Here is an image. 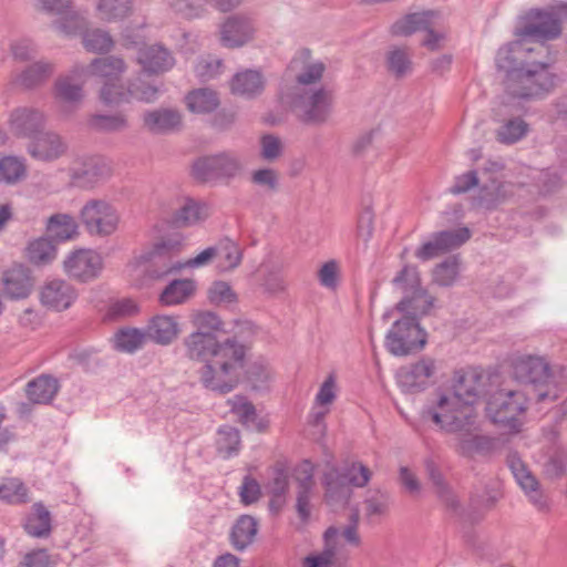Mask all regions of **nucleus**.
<instances>
[{
    "mask_svg": "<svg viewBox=\"0 0 567 567\" xmlns=\"http://www.w3.org/2000/svg\"><path fill=\"white\" fill-rule=\"evenodd\" d=\"M561 33L560 20L553 11L530 10L522 28L515 34L536 51H547L545 41L556 39Z\"/></svg>",
    "mask_w": 567,
    "mask_h": 567,
    "instance_id": "8",
    "label": "nucleus"
},
{
    "mask_svg": "<svg viewBox=\"0 0 567 567\" xmlns=\"http://www.w3.org/2000/svg\"><path fill=\"white\" fill-rule=\"evenodd\" d=\"M426 343V333L411 316L396 320L385 336V347L396 357L421 350Z\"/></svg>",
    "mask_w": 567,
    "mask_h": 567,
    "instance_id": "9",
    "label": "nucleus"
},
{
    "mask_svg": "<svg viewBox=\"0 0 567 567\" xmlns=\"http://www.w3.org/2000/svg\"><path fill=\"white\" fill-rule=\"evenodd\" d=\"M167 3L175 13L192 19L204 12L206 0H167Z\"/></svg>",
    "mask_w": 567,
    "mask_h": 567,
    "instance_id": "59",
    "label": "nucleus"
},
{
    "mask_svg": "<svg viewBox=\"0 0 567 567\" xmlns=\"http://www.w3.org/2000/svg\"><path fill=\"white\" fill-rule=\"evenodd\" d=\"M527 401L522 391L501 389L488 398L486 414L493 423L511 433H518L523 425L522 416L527 410Z\"/></svg>",
    "mask_w": 567,
    "mask_h": 567,
    "instance_id": "5",
    "label": "nucleus"
},
{
    "mask_svg": "<svg viewBox=\"0 0 567 567\" xmlns=\"http://www.w3.org/2000/svg\"><path fill=\"white\" fill-rule=\"evenodd\" d=\"M9 124L14 135L32 141L43 130L45 116L38 109L20 106L11 112Z\"/></svg>",
    "mask_w": 567,
    "mask_h": 567,
    "instance_id": "18",
    "label": "nucleus"
},
{
    "mask_svg": "<svg viewBox=\"0 0 567 567\" xmlns=\"http://www.w3.org/2000/svg\"><path fill=\"white\" fill-rule=\"evenodd\" d=\"M339 529L329 527L324 532V548L322 551L309 555L303 559V567H330L337 556V539Z\"/></svg>",
    "mask_w": 567,
    "mask_h": 567,
    "instance_id": "35",
    "label": "nucleus"
},
{
    "mask_svg": "<svg viewBox=\"0 0 567 567\" xmlns=\"http://www.w3.org/2000/svg\"><path fill=\"white\" fill-rule=\"evenodd\" d=\"M215 249L217 250V257L225 260V268L234 269L240 264L241 251L233 240L224 239L215 246Z\"/></svg>",
    "mask_w": 567,
    "mask_h": 567,
    "instance_id": "60",
    "label": "nucleus"
},
{
    "mask_svg": "<svg viewBox=\"0 0 567 567\" xmlns=\"http://www.w3.org/2000/svg\"><path fill=\"white\" fill-rule=\"evenodd\" d=\"M54 70L55 65L53 62L39 60L19 73L14 79V83L24 89H33L47 82L54 73Z\"/></svg>",
    "mask_w": 567,
    "mask_h": 567,
    "instance_id": "30",
    "label": "nucleus"
},
{
    "mask_svg": "<svg viewBox=\"0 0 567 567\" xmlns=\"http://www.w3.org/2000/svg\"><path fill=\"white\" fill-rule=\"evenodd\" d=\"M501 186L499 179H484V183L481 179H462L450 192L454 195L468 194L474 206L492 208L502 197Z\"/></svg>",
    "mask_w": 567,
    "mask_h": 567,
    "instance_id": "14",
    "label": "nucleus"
},
{
    "mask_svg": "<svg viewBox=\"0 0 567 567\" xmlns=\"http://www.w3.org/2000/svg\"><path fill=\"white\" fill-rule=\"evenodd\" d=\"M436 372V361L430 357H422L416 362L403 365L398 370V384L406 393L422 392L434 384Z\"/></svg>",
    "mask_w": 567,
    "mask_h": 567,
    "instance_id": "10",
    "label": "nucleus"
},
{
    "mask_svg": "<svg viewBox=\"0 0 567 567\" xmlns=\"http://www.w3.org/2000/svg\"><path fill=\"white\" fill-rule=\"evenodd\" d=\"M179 247L181 240L176 238H167L155 245L147 258L153 266V269L150 270L151 277L158 279L171 272L178 271L182 268L204 267L209 265L213 259L217 257V250L215 246H212L183 264L173 262L171 256L177 252Z\"/></svg>",
    "mask_w": 567,
    "mask_h": 567,
    "instance_id": "6",
    "label": "nucleus"
},
{
    "mask_svg": "<svg viewBox=\"0 0 567 567\" xmlns=\"http://www.w3.org/2000/svg\"><path fill=\"white\" fill-rule=\"evenodd\" d=\"M96 10L104 21H117L128 17L132 12L131 0H99Z\"/></svg>",
    "mask_w": 567,
    "mask_h": 567,
    "instance_id": "46",
    "label": "nucleus"
},
{
    "mask_svg": "<svg viewBox=\"0 0 567 567\" xmlns=\"http://www.w3.org/2000/svg\"><path fill=\"white\" fill-rule=\"evenodd\" d=\"M427 473L437 497L445 503L447 507L456 509L458 507V501L454 492L444 481L442 473L433 464L427 465Z\"/></svg>",
    "mask_w": 567,
    "mask_h": 567,
    "instance_id": "51",
    "label": "nucleus"
},
{
    "mask_svg": "<svg viewBox=\"0 0 567 567\" xmlns=\"http://www.w3.org/2000/svg\"><path fill=\"white\" fill-rule=\"evenodd\" d=\"M460 271L458 256H450L442 262L437 264L432 271L433 281L441 287L452 286Z\"/></svg>",
    "mask_w": 567,
    "mask_h": 567,
    "instance_id": "50",
    "label": "nucleus"
},
{
    "mask_svg": "<svg viewBox=\"0 0 567 567\" xmlns=\"http://www.w3.org/2000/svg\"><path fill=\"white\" fill-rule=\"evenodd\" d=\"M342 475L346 477L350 487H364L370 482L372 473L365 465L355 462L347 467Z\"/></svg>",
    "mask_w": 567,
    "mask_h": 567,
    "instance_id": "63",
    "label": "nucleus"
},
{
    "mask_svg": "<svg viewBox=\"0 0 567 567\" xmlns=\"http://www.w3.org/2000/svg\"><path fill=\"white\" fill-rule=\"evenodd\" d=\"M487 377L477 369L470 368L454 373L452 389L464 403L474 406L481 396L486 393Z\"/></svg>",
    "mask_w": 567,
    "mask_h": 567,
    "instance_id": "16",
    "label": "nucleus"
},
{
    "mask_svg": "<svg viewBox=\"0 0 567 567\" xmlns=\"http://www.w3.org/2000/svg\"><path fill=\"white\" fill-rule=\"evenodd\" d=\"M24 530L28 535L37 538H45L51 534V514L42 503H34L32 513L27 516Z\"/></svg>",
    "mask_w": 567,
    "mask_h": 567,
    "instance_id": "33",
    "label": "nucleus"
},
{
    "mask_svg": "<svg viewBox=\"0 0 567 567\" xmlns=\"http://www.w3.org/2000/svg\"><path fill=\"white\" fill-rule=\"evenodd\" d=\"M192 173L194 177H234L241 174V164L234 154L223 152L198 157L192 165Z\"/></svg>",
    "mask_w": 567,
    "mask_h": 567,
    "instance_id": "13",
    "label": "nucleus"
},
{
    "mask_svg": "<svg viewBox=\"0 0 567 567\" xmlns=\"http://www.w3.org/2000/svg\"><path fill=\"white\" fill-rule=\"evenodd\" d=\"M532 52H536V48L527 45V41L517 38L516 41L499 48L495 58L496 68L504 75H508L512 70L529 64L526 58Z\"/></svg>",
    "mask_w": 567,
    "mask_h": 567,
    "instance_id": "20",
    "label": "nucleus"
},
{
    "mask_svg": "<svg viewBox=\"0 0 567 567\" xmlns=\"http://www.w3.org/2000/svg\"><path fill=\"white\" fill-rule=\"evenodd\" d=\"M223 66L221 60L210 55L200 56L194 68L196 76L205 82L216 78Z\"/></svg>",
    "mask_w": 567,
    "mask_h": 567,
    "instance_id": "61",
    "label": "nucleus"
},
{
    "mask_svg": "<svg viewBox=\"0 0 567 567\" xmlns=\"http://www.w3.org/2000/svg\"><path fill=\"white\" fill-rule=\"evenodd\" d=\"M47 230L55 240L65 241L76 237L78 224L71 215L55 214L49 218Z\"/></svg>",
    "mask_w": 567,
    "mask_h": 567,
    "instance_id": "40",
    "label": "nucleus"
},
{
    "mask_svg": "<svg viewBox=\"0 0 567 567\" xmlns=\"http://www.w3.org/2000/svg\"><path fill=\"white\" fill-rule=\"evenodd\" d=\"M386 70L396 79L408 76L413 69L411 53L408 48L391 47L385 53Z\"/></svg>",
    "mask_w": 567,
    "mask_h": 567,
    "instance_id": "38",
    "label": "nucleus"
},
{
    "mask_svg": "<svg viewBox=\"0 0 567 567\" xmlns=\"http://www.w3.org/2000/svg\"><path fill=\"white\" fill-rule=\"evenodd\" d=\"M217 451L224 457H230L239 451L240 436L237 429L230 425H223L217 432Z\"/></svg>",
    "mask_w": 567,
    "mask_h": 567,
    "instance_id": "52",
    "label": "nucleus"
},
{
    "mask_svg": "<svg viewBox=\"0 0 567 567\" xmlns=\"http://www.w3.org/2000/svg\"><path fill=\"white\" fill-rule=\"evenodd\" d=\"M0 498L11 505L30 502L29 489L19 478L11 477L0 484Z\"/></svg>",
    "mask_w": 567,
    "mask_h": 567,
    "instance_id": "47",
    "label": "nucleus"
},
{
    "mask_svg": "<svg viewBox=\"0 0 567 567\" xmlns=\"http://www.w3.org/2000/svg\"><path fill=\"white\" fill-rule=\"evenodd\" d=\"M125 68V63L121 58L107 55L94 59L89 66H75L73 73L78 76L91 74L105 81H113L120 79Z\"/></svg>",
    "mask_w": 567,
    "mask_h": 567,
    "instance_id": "27",
    "label": "nucleus"
},
{
    "mask_svg": "<svg viewBox=\"0 0 567 567\" xmlns=\"http://www.w3.org/2000/svg\"><path fill=\"white\" fill-rule=\"evenodd\" d=\"M264 79L260 72L246 70L234 75L230 89L234 94L251 99L264 90Z\"/></svg>",
    "mask_w": 567,
    "mask_h": 567,
    "instance_id": "32",
    "label": "nucleus"
},
{
    "mask_svg": "<svg viewBox=\"0 0 567 567\" xmlns=\"http://www.w3.org/2000/svg\"><path fill=\"white\" fill-rule=\"evenodd\" d=\"M474 425L465 431L453 432V447L455 452L464 457L488 455L494 449V440L486 435L473 433Z\"/></svg>",
    "mask_w": 567,
    "mask_h": 567,
    "instance_id": "19",
    "label": "nucleus"
},
{
    "mask_svg": "<svg viewBox=\"0 0 567 567\" xmlns=\"http://www.w3.org/2000/svg\"><path fill=\"white\" fill-rule=\"evenodd\" d=\"M528 124L519 116L504 121L496 130V140L501 144L512 145L523 140L528 133Z\"/></svg>",
    "mask_w": 567,
    "mask_h": 567,
    "instance_id": "45",
    "label": "nucleus"
},
{
    "mask_svg": "<svg viewBox=\"0 0 567 567\" xmlns=\"http://www.w3.org/2000/svg\"><path fill=\"white\" fill-rule=\"evenodd\" d=\"M27 172L25 159L16 155L0 157V177H23Z\"/></svg>",
    "mask_w": 567,
    "mask_h": 567,
    "instance_id": "62",
    "label": "nucleus"
},
{
    "mask_svg": "<svg viewBox=\"0 0 567 567\" xmlns=\"http://www.w3.org/2000/svg\"><path fill=\"white\" fill-rule=\"evenodd\" d=\"M392 282L404 296L422 288L417 268L410 265H405Z\"/></svg>",
    "mask_w": 567,
    "mask_h": 567,
    "instance_id": "56",
    "label": "nucleus"
},
{
    "mask_svg": "<svg viewBox=\"0 0 567 567\" xmlns=\"http://www.w3.org/2000/svg\"><path fill=\"white\" fill-rule=\"evenodd\" d=\"M82 43L90 52L103 53L113 48V39L109 32L102 29H92L83 33Z\"/></svg>",
    "mask_w": 567,
    "mask_h": 567,
    "instance_id": "54",
    "label": "nucleus"
},
{
    "mask_svg": "<svg viewBox=\"0 0 567 567\" xmlns=\"http://www.w3.org/2000/svg\"><path fill=\"white\" fill-rule=\"evenodd\" d=\"M66 150L61 136L51 131H41L28 146L30 155L42 161H52L60 157Z\"/></svg>",
    "mask_w": 567,
    "mask_h": 567,
    "instance_id": "23",
    "label": "nucleus"
},
{
    "mask_svg": "<svg viewBox=\"0 0 567 567\" xmlns=\"http://www.w3.org/2000/svg\"><path fill=\"white\" fill-rule=\"evenodd\" d=\"M440 17V12L434 10L409 13L392 24L391 33L409 37L419 31L426 32L432 24H437Z\"/></svg>",
    "mask_w": 567,
    "mask_h": 567,
    "instance_id": "24",
    "label": "nucleus"
},
{
    "mask_svg": "<svg viewBox=\"0 0 567 567\" xmlns=\"http://www.w3.org/2000/svg\"><path fill=\"white\" fill-rule=\"evenodd\" d=\"M196 286L192 279H175L169 282L159 296L163 306L184 303L195 292Z\"/></svg>",
    "mask_w": 567,
    "mask_h": 567,
    "instance_id": "37",
    "label": "nucleus"
},
{
    "mask_svg": "<svg viewBox=\"0 0 567 567\" xmlns=\"http://www.w3.org/2000/svg\"><path fill=\"white\" fill-rule=\"evenodd\" d=\"M144 331L147 340L159 346H168L178 337L179 323L176 317L157 315L148 321Z\"/></svg>",
    "mask_w": 567,
    "mask_h": 567,
    "instance_id": "25",
    "label": "nucleus"
},
{
    "mask_svg": "<svg viewBox=\"0 0 567 567\" xmlns=\"http://www.w3.org/2000/svg\"><path fill=\"white\" fill-rule=\"evenodd\" d=\"M208 208L205 204L194 199H186L176 212L174 223L178 227H187L204 221L208 217Z\"/></svg>",
    "mask_w": 567,
    "mask_h": 567,
    "instance_id": "44",
    "label": "nucleus"
},
{
    "mask_svg": "<svg viewBox=\"0 0 567 567\" xmlns=\"http://www.w3.org/2000/svg\"><path fill=\"white\" fill-rule=\"evenodd\" d=\"M32 289L29 271L22 266H16L2 275V293L12 300L27 298Z\"/></svg>",
    "mask_w": 567,
    "mask_h": 567,
    "instance_id": "26",
    "label": "nucleus"
},
{
    "mask_svg": "<svg viewBox=\"0 0 567 567\" xmlns=\"http://www.w3.org/2000/svg\"><path fill=\"white\" fill-rule=\"evenodd\" d=\"M86 125L91 131L97 133H115L127 127V120L122 112L114 114L95 113L87 117Z\"/></svg>",
    "mask_w": 567,
    "mask_h": 567,
    "instance_id": "39",
    "label": "nucleus"
},
{
    "mask_svg": "<svg viewBox=\"0 0 567 567\" xmlns=\"http://www.w3.org/2000/svg\"><path fill=\"white\" fill-rule=\"evenodd\" d=\"M137 61L150 74H159L171 70L175 64L172 52L161 44L145 45L137 52Z\"/></svg>",
    "mask_w": 567,
    "mask_h": 567,
    "instance_id": "22",
    "label": "nucleus"
},
{
    "mask_svg": "<svg viewBox=\"0 0 567 567\" xmlns=\"http://www.w3.org/2000/svg\"><path fill=\"white\" fill-rule=\"evenodd\" d=\"M103 269V259L92 249L71 251L63 260V270L72 279L89 282L96 279Z\"/></svg>",
    "mask_w": 567,
    "mask_h": 567,
    "instance_id": "12",
    "label": "nucleus"
},
{
    "mask_svg": "<svg viewBox=\"0 0 567 567\" xmlns=\"http://www.w3.org/2000/svg\"><path fill=\"white\" fill-rule=\"evenodd\" d=\"M73 171V177H103L114 174L112 162L101 155L78 158Z\"/></svg>",
    "mask_w": 567,
    "mask_h": 567,
    "instance_id": "31",
    "label": "nucleus"
},
{
    "mask_svg": "<svg viewBox=\"0 0 567 567\" xmlns=\"http://www.w3.org/2000/svg\"><path fill=\"white\" fill-rule=\"evenodd\" d=\"M117 81L118 80L104 82L100 91V99L104 104L117 105L130 101V86L124 89Z\"/></svg>",
    "mask_w": 567,
    "mask_h": 567,
    "instance_id": "58",
    "label": "nucleus"
},
{
    "mask_svg": "<svg viewBox=\"0 0 567 567\" xmlns=\"http://www.w3.org/2000/svg\"><path fill=\"white\" fill-rule=\"evenodd\" d=\"M81 220L91 235L109 236L117 229L120 216L106 202L91 200L81 209Z\"/></svg>",
    "mask_w": 567,
    "mask_h": 567,
    "instance_id": "11",
    "label": "nucleus"
},
{
    "mask_svg": "<svg viewBox=\"0 0 567 567\" xmlns=\"http://www.w3.org/2000/svg\"><path fill=\"white\" fill-rule=\"evenodd\" d=\"M503 83L506 94L516 99L536 97L548 93L555 85L554 75L545 62H530L518 70H512L508 75H504Z\"/></svg>",
    "mask_w": 567,
    "mask_h": 567,
    "instance_id": "4",
    "label": "nucleus"
},
{
    "mask_svg": "<svg viewBox=\"0 0 567 567\" xmlns=\"http://www.w3.org/2000/svg\"><path fill=\"white\" fill-rule=\"evenodd\" d=\"M444 254L461 247L471 238V230L461 227L452 230H442L433 234Z\"/></svg>",
    "mask_w": 567,
    "mask_h": 567,
    "instance_id": "53",
    "label": "nucleus"
},
{
    "mask_svg": "<svg viewBox=\"0 0 567 567\" xmlns=\"http://www.w3.org/2000/svg\"><path fill=\"white\" fill-rule=\"evenodd\" d=\"M56 96L65 103H80L83 97L82 85L75 83L71 76L60 78L55 82Z\"/></svg>",
    "mask_w": 567,
    "mask_h": 567,
    "instance_id": "57",
    "label": "nucleus"
},
{
    "mask_svg": "<svg viewBox=\"0 0 567 567\" xmlns=\"http://www.w3.org/2000/svg\"><path fill=\"white\" fill-rule=\"evenodd\" d=\"M76 297L74 287L63 279L47 281L40 292L42 305L56 311L71 307Z\"/></svg>",
    "mask_w": 567,
    "mask_h": 567,
    "instance_id": "21",
    "label": "nucleus"
},
{
    "mask_svg": "<svg viewBox=\"0 0 567 567\" xmlns=\"http://www.w3.org/2000/svg\"><path fill=\"white\" fill-rule=\"evenodd\" d=\"M182 117L174 110H156L144 115V123L150 131L155 133L174 130L181 124Z\"/></svg>",
    "mask_w": 567,
    "mask_h": 567,
    "instance_id": "41",
    "label": "nucleus"
},
{
    "mask_svg": "<svg viewBox=\"0 0 567 567\" xmlns=\"http://www.w3.org/2000/svg\"><path fill=\"white\" fill-rule=\"evenodd\" d=\"M426 414L435 425L449 433L465 431L476 420L474 406L464 403L450 390L436 393L435 400L426 409Z\"/></svg>",
    "mask_w": 567,
    "mask_h": 567,
    "instance_id": "3",
    "label": "nucleus"
},
{
    "mask_svg": "<svg viewBox=\"0 0 567 567\" xmlns=\"http://www.w3.org/2000/svg\"><path fill=\"white\" fill-rule=\"evenodd\" d=\"M230 411L238 417L239 422L247 429L262 431L261 422L258 421L254 404L245 396L235 395L229 401Z\"/></svg>",
    "mask_w": 567,
    "mask_h": 567,
    "instance_id": "42",
    "label": "nucleus"
},
{
    "mask_svg": "<svg viewBox=\"0 0 567 567\" xmlns=\"http://www.w3.org/2000/svg\"><path fill=\"white\" fill-rule=\"evenodd\" d=\"M258 520L250 515H241L237 518L231 527L229 542L231 546L238 550L244 551L254 542L258 533Z\"/></svg>",
    "mask_w": 567,
    "mask_h": 567,
    "instance_id": "29",
    "label": "nucleus"
},
{
    "mask_svg": "<svg viewBox=\"0 0 567 567\" xmlns=\"http://www.w3.org/2000/svg\"><path fill=\"white\" fill-rule=\"evenodd\" d=\"M255 32L256 22L252 16L235 13L221 24L220 40L227 48H239L251 41Z\"/></svg>",
    "mask_w": 567,
    "mask_h": 567,
    "instance_id": "15",
    "label": "nucleus"
},
{
    "mask_svg": "<svg viewBox=\"0 0 567 567\" xmlns=\"http://www.w3.org/2000/svg\"><path fill=\"white\" fill-rule=\"evenodd\" d=\"M87 25L85 17L72 9L53 22L54 29L64 35L80 34L83 37V33L87 31Z\"/></svg>",
    "mask_w": 567,
    "mask_h": 567,
    "instance_id": "49",
    "label": "nucleus"
},
{
    "mask_svg": "<svg viewBox=\"0 0 567 567\" xmlns=\"http://www.w3.org/2000/svg\"><path fill=\"white\" fill-rule=\"evenodd\" d=\"M59 390L58 380L53 377L42 374L27 384L28 398L37 404L50 403Z\"/></svg>",
    "mask_w": 567,
    "mask_h": 567,
    "instance_id": "34",
    "label": "nucleus"
},
{
    "mask_svg": "<svg viewBox=\"0 0 567 567\" xmlns=\"http://www.w3.org/2000/svg\"><path fill=\"white\" fill-rule=\"evenodd\" d=\"M186 104L190 112L205 114L214 112L219 105V100L216 92L205 87L189 92Z\"/></svg>",
    "mask_w": 567,
    "mask_h": 567,
    "instance_id": "43",
    "label": "nucleus"
},
{
    "mask_svg": "<svg viewBox=\"0 0 567 567\" xmlns=\"http://www.w3.org/2000/svg\"><path fill=\"white\" fill-rule=\"evenodd\" d=\"M146 340L145 331L136 328L121 329L114 336V347L120 351L132 353L142 348Z\"/></svg>",
    "mask_w": 567,
    "mask_h": 567,
    "instance_id": "48",
    "label": "nucleus"
},
{
    "mask_svg": "<svg viewBox=\"0 0 567 567\" xmlns=\"http://www.w3.org/2000/svg\"><path fill=\"white\" fill-rule=\"evenodd\" d=\"M333 100L332 92L323 86L296 87L291 109L301 122L322 124L332 113Z\"/></svg>",
    "mask_w": 567,
    "mask_h": 567,
    "instance_id": "7",
    "label": "nucleus"
},
{
    "mask_svg": "<svg viewBox=\"0 0 567 567\" xmlns=\"http://www.w3.org/2000/svg\"><path fill=\"white\" fill-rule=\"evenodd\" d=\"M433 306V299L427 292L421 288L410 295L403 297V299L396 305V310L403 312L404 316H411L419 321V317L426 315Z\"/></svg>",
    "mask_w": 567,
    "mask_h": 567,
    "instance_id": "36",
    "label": "nucleus"
},
{
    "mask_svg": "<svg viewBox=\"0 0 567 567\" xmlns=\"http://www.w3.org/2000/svg\"><path fill=\"white\" fill-rule=\"evenodd\" d=\"M514 379L530 389L536 402H554L567 389V368L550 365L543 357L520 355L513 361Z\"/></svg>",
    "mask_w": 567,
    "mask_h": 567,
    "instance_id": "2",
    "label": "nucleus"
},
{
    "mask_svg": "<svg viewBox=\"0 0 567 567\" xmlns=\"http://www.w3.org/2000/svg\"><path fill=\"white\" fill-rule=\"evenodd\" d=\"M323 484L326 487V501L331 506H344L349 502L352 489L346 477L336 468L324 473Z\"/></svg>",
    "mask_w": 567,
    "mask_h": 567,
    "instance_id": "28",
    "label": "nucleus"
},
{
    "mask_svg": "<svg viewBox=\"0 0 567 567\" xmlns=\"http://www.w3.org/2000/svg\"><path fill=\"white\" fill-rule=\"evenodd\" d=\"M506 461L516 482L528 496L534 506H536L539 511L547 509V499L539 488L538 481L527 468L519 455L515 452H511L508 453Z\"/></svg>",
    "mask_w": 567,
    "mask_h": 567,
    "instance_id": "17",
    "label": "nucleus"
},
{
    "mask_svg": "<svg viewBox=\"0 0 567 567\" xmlns=\"http://www.w3.org/2000/svg\"><path fill=\"white\" fill-rule=\"evenodd\" d=\"M55 255L56 248L49 238H39L30 243L28 247V257L35 265L50 262Z\"/></svg>",
    "mask_w": 567,
    "mask_h": 567,
    "instance_id": "55",
    "label": "nucleus"
},
{
    "mask_svg": "<svg viewBox=\"0 0 567 567\" xmlns=\"http://www.w3.org/2000/svg\"><path fill=\"white\" fill-rule=\"evenodd\" d=\"M185 355L193 361L203 362L198 370L204 388L226 394L238 384L245 367L246 348L235 338L223 342L207 331H194L183 339Z\"/></svg>",
    "mask_w": 567,
    "mask_h": 567,
    "instance_id": "1",
    "label": "nucleus"
},
{
    "mask_svg": "<svg viewBox=\"0 0 567 567\" xmlns=\"http://www.w3.org/2000/svg\"><path fill=\"white\" fill-rule=\"evenodd\" d=\"M11 53L18 61L25 62L35 58L38 48L31 39H19L11 43Z\"/></svg>",
    "mask_w": 567,
    "mask_h": 567,
    "instance_id": "64",
    "label": "nucleus"
}]
</instances>
